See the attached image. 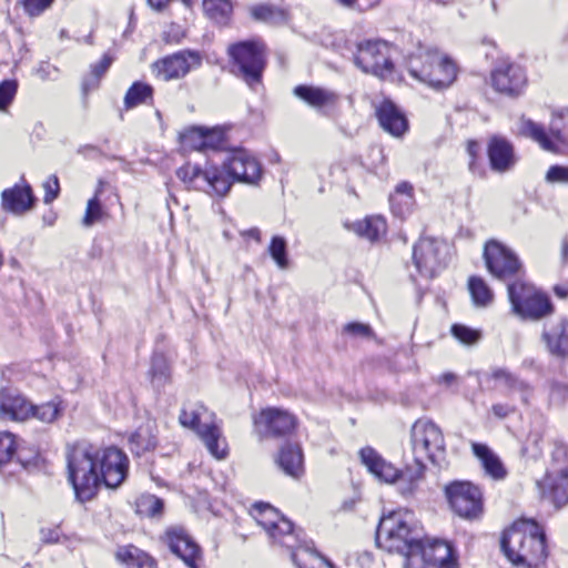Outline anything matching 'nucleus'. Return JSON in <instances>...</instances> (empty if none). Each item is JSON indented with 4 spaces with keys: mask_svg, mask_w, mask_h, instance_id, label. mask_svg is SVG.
Here are the masks:
<instances>
[{
    "mask_svg": "<svg viewBox=\"0 0 568 568\" xmlns=\"http://www.w3.org/2000/svg\"><path fill=\"white\" fill-rule=\"evenodd\" d=\"M410 444L414 465H407L404 471L386 462L372 447L361 449L362 463L377 479L387 484L397 481L398 491L404 497L413 496L424 479L425 464L428 459L440 465L445 459V439L440 428L428 419L416 420L410 429Z\"/></svg>",
    "mask_w": 568,
    "mask_h": 568,
    "instance_id": "f257e3e1",
    "label": "nucleus"
},
{
    "mask_svg": "<svg viewBox=\"0 0 568 568\" xmlns=\"http://www.w3.org/2000/svg\"><path fill=\"white\" fill-rule=\"evenodd\" d=\"M67 459L69 480L81 503L92 499L102 483L118 488L128 475V457L116 447L99 449L78 443L69 448Z\"/></svg>",
    "mask_w": 568,
    "mask_h": 568,
    "instance_id": "f03ea898",
    "label": "nucleus"
},
{
    "mask_svg": "<svg viewBox=\"0 0 568 568\" xmlns=\"http://www.w3.org/2000/svg\"><path fill=\"white\" fill-rule=\"evenodd\" d=\"M176 175L189 186L211 195L225 196L234 182L255 184L261 179L260 162L247 151L237 150L223 162L222 166L205 163H186L176 171Z\"/></svg>",
    "mask_w": 568,
    "mask_h": 568,
    "instance_id": "7ed1b4c3",
    "label": "nucleus"
},
{
    "mask_svg": "<svg viewBox=\"0 0 568 568\" xmlns=\"http://www.w3.org/2000/svg\"><path fill=\"white\" fill-rule=\"evenodd\" d=\"M253 516L273 544L292 550V560L297 568H334L329 561L315 552L308 542L301 540L293 524L272 506L256 504Z\"/></svg>",
    "mask_w": 568,
    "mask_h": 568,
    "instance_id": "20e7f679",
    "label": "nucleus"
},
{
    "mask_svg": "<svg viewBox=\"0 0 568 568\" xmlns=\"http://www.w3.org/2000/svg\"><path fill=\"white\" fill-rule=\"evenodd\" d=\"M507 559L517 567L537 568L546 556V536L532 519H519L508 528L500 541Z\"/></svg>",
    "mask_w": 568,
    "mask_h": 568,
    "instance_id": "39448f33",
    "label": "nucleus"
},
{
    "mask_svg": "<svg viewBox=\"0 0 568 568\" xmlns=\"http://www.w3.org/2000/svg\"><path fill=\"white\" fill-rule=\"evenodd\" d=\"M420 537L415 516L407 509L384 515L376 530V545L388 554L408 558Z\"/></svg>",
    "mask_w": 568,
    "mask_h": 568,
    "instance_id": "423d86ee",
    "label": "nucleus"
},
{
    "mask_svg": "<svg viewBox=\"0 0 568 568\" xmlns=\"http://www.w3.org/2000/svg\"><path fill=\"white\" fill-rule=\"evenodd\" d=\"M214 418V414L203 405L184 408L179 416L181 425L196 432L212 456L223 459L227 454V444Z\"/></svg>",
    "mask_w": 568,
    "mask_h": 568,
    "instance_id": "0eeeda50",
    "label": "nucleus"
},
{
    "mask_svg": "<svg viewBox=\"0 0 568 568\" xmlns=\"http://www.w3.org/2000/svg\"><path fill=\"white\" fill-rule=\"evenodd\" d=\"M420 59V67L417 59H412L408 67L409 74L416 80L434 89L447 88L455 81L456 64L437 49H427Z\"/></svg>",
    "mask_w": 568,
    "mask_h": 568,
    "instance_id": "6e6552de",
    "label": "nucleus"
},
{
    "mask_svg": "<svg viewBox=\"0 0 568 568\" xmlns=\"http://www.w3.org/2000/svg\"><path fill=\"white\" fill-rule=\"evenodd\" d=\"M550 133L530 119L521 118L518 122V133L536 141L544 150L559 153L568 146V108L552 113Z\"/></svg>",
    "mask_w": 568,
    "mask_h": 568,
    "instance_id": "1a4fd4ad",
    "label": "nucleus"
},
{
    "mask_svg": "<svg viewBox=\"0 0 568 568\" xmlns=\"http://www.w3.org/2000/svg\"><path fill=\"white\" fill-rule=\"evenodd\" d=\"M507 291L513 313L523 320L537 321L552 312L549 298L531 284L517 281Z\"/></svg>",
    "mask_w": 568,
    "mask_h": 568,
    "instance_id": "9d476101",
    "label": "nucleus"
},
{
    "mask_svg": "<svg viewBox=\"0 0 568 568\" xmlns=\"http://www.w3.org/2000/svg\"><path fill=\"white\" fill-rule=\"evenodd\" d=\"M354 63L365 73H371L383 80L393 79L395 65L392 59V48L386 41L367 40L357 44Z\"/></svg>",
    "mask_w": 568,
    "mask_h": 568,
    "instance_id": "9b49d317",
    "label": "nucleus"
},
{
    "mask_svg": "<svg viewBox=\"0 0 568 568\" xmlns=\"http://www.w3.org/2000/svg\"><path fill=\"white\" fill-rule=\"evenodd\" d=\"M229 53L233 60V71L251 88L261 82L265 57L264 48L260 42L243 41L232 44Z\"/></svg>",
    "mask_w": 568,
    "mask_h": 568,
    "instance_id": "f8f14e48",
    "label": "nucleus"
},
{
    "mask_svg": "<svg viewBox=\"0 0 568 568\" xmlns=\"http://www.w3.org/2000/svg\"><path fill=\"white\" fill-rule=\"evenodd\" d=\"M405 568H456V558L448 542L419 537L405 560Z\"/></svg>",
    "mask_w": 568,
    "mask_h": 568,
    "instance_id": "ddd939ff",
    "label": "nucleus"
},
{
    "mask_svg": "<svg viewBox=\"0 0 568 568\" xmlns=\"http://www.w3.org/2000/svg\"><path fill=\"white\" fill-rule=\"evenodd\" d=\"M413 262L420 276L433 278L446 266L447 245L430 237H423L414 245Z\"/></svg>",
    "mask_w": 568,
    "mask_h": 568,
    "instance_id": "4468645a",
    "label": "nucleus"
},
{
    "mask_svg": "<svg viewBox=\"0 0 568 568\" xmlns=\"http://www.w3.org/2000/svg\"><path fill=\"white\" fill-rule=\"evenodd\" d=\"M484 258L489 273L501 281L516 277L523 271L517 255L498 241L491 240L486 243Z\"/></svg>",
    "mask_w": 568,
    "mask_h": 568,
    "instance_id": "2eb2a0df",
    "label": "nucleus"
},
{
    "mask_svg": "<svg viewBox=\"0 0 568 568\" xmlns=\"http://www.w3.org/2000/svg\"><path fill=\"white\" fill-rule=\"evenodd\" d=\"M450 508L462 518L475 519L483 511L481 493L469 481H454L445 488Z\"/></svg>",
    "mask_w": 568,
    "mask_h": 568,
    "instance_id": "dca6fc26",
    "label": "nucleus"
},
{
    "mask_svg": "<svg viewBox=\"0 0 568 568\" xmlns=\"http://www.w3.org/2000/svg\"><path fill=\"white\" fill-rule=\"evenodd\" d=\"M165 544L187 568H201L203 554L201 547L193 540L183 527H171L165 531Z\"/></svg>",
    "mask_w": 568,
    "mask_h": 568,
    "instance_id": "f3484780",
    "label": "nucleus"
},
{
    "mask_svg": "<svg viewBox=\"0 0 568 568\" xmlns=\"http://www.w3.org/2000/svg\"><path fill=\"white\" fill-rule=\"evenodd\" d=\"M254 426L261 437L284 436L295 428L296 418L285 409L268 407L254 418Z\"/></svg>",
    "mask_w": 568,
    "mask_h": 568,
    "instance_id": "a211bd4d",
    "label": "nucleus"
},
{
    "mask_svg": "<svg viewBox=\"0 0 568 568\" xmlns=\"http://www.w3.org/2000/svg\"><path fill=\"white\" fill-rule=\"evenodd\" d=\"M524 69L515 63L500 62L491 73V83L496 91L507 95H518L526 85Z\"/></svg>",
    "mask_w": 568,
    "mask_h": 568,
    "instance_id": "6ab92c4d",
    "label": "nucleus"
},
{
    "mask_svg": "<svg viewBox=\"0 0 568 568\" xmlns=\"http://www.w3.org/2000/svg\"><path fill=\"white\" fill-rule=\"evenodd\" d=\"M36 415V406L21 393L12 389L0 392V419L24 422Z\"/></svg>",
    "mask_w": 568,
    "mask_h": 568,
    "instance_id": "aec40b11",
    "label": "nucleus"
},
{
    "mask_svg": "<svg viewBox=\"0 0 568 568\" xmlns=\"http://www.w3.org/2000/svg\"><path fill=\"white\" fill-rule=\"evenodd\" d=\"M488 158L494 171L504 173L516 163L513 144L503 136H493L488 143Z\"/></svg>",
    "mask_w": 568,
    "mask_h": 568,
    "instance_id": "412c9836",
    "label": "nucleus"
},
{
    "mask_svg": "<svg viewBox=\"0 0 568 568\" xmlns=\"http://www.w3.org/2000/svg\"><path fill=\"white\" fill-rule=\"evenodd\" d=\"M542 499L551 501L556 507L568 504V470L558 476L547 475L537 481Z\"/></svg>",
    "mask_w": 568,
    "mask_h": 568,
    "instance_id": "4be33fe9",
    "label": "nucleus"
},
{
    "mask_svg": "<svg viewBox=\"0 0 568 568\" xmlns=\"http://www.w3.org/2000/svg\"><path fill=\"white\" fill-rule=\"evenodd\" d=\"M197 61V55L192 52H179L154 63V71L163 80L184 77L190 70L189 59Z\"/></svg>",
    "mask_w": 568,
    "mask_h": 568,
    "instance_id": "5701e85b",
    "label": "nucleus"
},
{
    "mask_svg": "<svg viewBox=\"0 0 568 568\" xmlns=\"http://www.w3.org/2000/svg\"><path fill=\"white\" fill-rule=\"evenodd\" d=\"M381 126L394 136L403 135L408 123L403 112L389 100H384L376 109Z\"/></svg>",
    "mask_w": 568,
    "mask_h": 568,
    "instance_id": "b1692460",
    "label": "nucleus"
},
{
    "mask_svg": "<svg viewBox=\"0 0 568 568\" xmlns=\"http://www.w3.org/2000/svg\"><path fill=\"white\" fill-rule=\"evenodd\" d=\"M1 199L4 211L13 214H22L32 207V187L29 184L14 185L3 190Z\"/></svg>",
    "mask_w": 568,
    "mask_h": 568,
    "instance_id": "393cba45",
    "label": "nucleus"
},
{
    "mask_svg": "<svg viewBox=\"0 0 568 568\" xmlns=\"http://www.w3.org/2000/svg\"><path fill=\"white\" fill-rule=\"evenodd\" d=\"M542 339L551 354L568 355V321L562 320L545 327Z\"/></svg>",
    "mask_w": 568,
    "mask_h": 568,
    "instance_id": "a878e982",
    "label": "nucleus"
},
{
    "mask_svg": "<svg viewBox=\"0 0 568 568\" xmlns=\"http://www.w3.org/2000/svg\"><path fill=\"white\" fill-rule=\"evenodd\" d=\"M277 464L282 470L294 478L303 474V453L297 444H285L277 457Z\"/></svg>",
    "mask_w": 568,
    "mask_h": 568,
    "instance_id": "bb28decb",
    "label": "nucleus"
},
{
    "mask_svg": "<svg viewBox=\"0 0 568 568\" xmlns=\"http://www.w3.org/2000/svg\"><path fill=\"white\" fill-rule=\"evenodd\" d=\"M473 452L489 476L495 479H503L506 476L501 460L488 446L475 443L473 444Z\"/></svg>",
    "mask_w": 568,
    "mask_h": 568,
    "instance_id": "cd10ccee",
    "label": "nucleus"
},
{
    "mask_svg": "<svg viewBox=\"0 0 568 568\" xmlns=\"http://www.w3.org/2000/svg\"><path fill=\"white\" fill-rule=\"evenodd\" d=\"M390 207L396 216L405 217L414 207L413 186L407 182H402L396 186L395 192L389 197Z\"/></svg>",
    "mask_w": 568,
    "mask_h": 568,
    "instance_id": "c85d7f7f",
    "label": "nucleus"
},
{
    "mask_svg": "<svg viewBox=\"0 0 568 568\" xmlns=\"http://www.w3.org/2000/svg\"><path fill=\"white\" fill-rule=\"evenodd\" d=\"M294 93L313 108H322L336 101L335 93L322 88L297 85Z\"/></svg>",
    "mask_w": 568,
    "mask_h": 568,
    "instance_id": "c756f323",
    "label": "nucleus"
},
{
    "mask_svg": "<svg viewBox=\"0 0 568 568\" xmlns=\"http://www.w3.org/2000/svg\"><path fill=\"white\" fill-rule=\"evenodd\" d=\"M116 558L126 568H156V562L151 556L133 546L120 548L116 551Z\"/></svg>",
    "mask_w": 568,
    "mask_h": 568,
    "instance_id": "7c9ffc66",
    "label": "nucleus"
},
{
    "mask_svg": "<svg viewBox=\"0 0 568 568\" xmlns=\"http://www.w3.org/2000/svg\"><path fill=\"white\" fill-rule=\"evenodd\" d=\"M352 230L359 236L373 242L386 233V221L381 216H369L355 222Z\"/></svg>",
    "mask_w": 568,
    "mask_h": 568,
    "instance_id": "2f4dec72",
    "label": "nucleus"
},
{
    "mask_svg": "<svg viewBox=\"0 0 568 568\" xmlns=\"http://www.w3.org/2000/svg\"><path fill=\"white\" fill-rule=\"evenodd\" d=\"M205 14L219 24H226L231 18L233 6L230 0H203Z\"/></svg>",
    "mask_w": 568,
    "mask_h": 568,
    "instance_id": "473e14b6",
    "label": "nucleus"
},
{
    "mask_svg": "<svg viewBox=\"0 0 568 568\" xmlns=\"http://www.w3.org/2000/svg\"><path fill=\"white\" fill-rule=\"evenodd\" d=\"M250 13L254 20L267 23H280L287 19L286 11L268 3H260L250 8Z\"/></svg>",
    "mask_w": 568,
    "mask_h": 568,
    "instance_id": "72a5a7b5",
    "label": "nucleus"
},
{
    "mask_svg": "<svg viewBox=\"0 0 568 568\" xmlns=\"http://www.w3.org/2000/svg\"><path fill=\"white\" fill-rule=\"evenodd\" d=\"M113 62V57L105 53L102 59L91 67V71L87 74L82 82V89L84 93H88L91 90H94L99 87V82L104 73L108 71L110 65Z\"/></svg>",
    "mask_w": 568,
    "mask_h": 568,
    "instance_id": "f704fd0d",
    "label": "nucleus"
},
{
    "mask_svg": "<svg viewBox=\"0 0 568 568\" xmlns=\"http://www.w3.org/2000/svg\"><path fill=\"white\" fill-rule=\"evenodd\" d=\"M468 288L475 305L485 307L493 302V291L483 278L476 276L470 277Z\"/></svg>",
    "mask_w": 568,
    "mask_h": 568,
    "instance_id": "c9c22d12",
    "label": "nucleus"
},
{
    "mask_svg": "<svg viewBox=\"0 0 568 568\" xmlns=\"http://www.w3.org/2000/svg\"><path fill=\"white\" fill-rule=\"evenodd\" d=\"M153 89L151 85L142 82H134L124 97V105L126 109L135 108L142 103H146L152 99Z\"/></svg>",
    "mask_w": 568,
    "mask_h": 568,
    "instance_id": "e433bc0d",
    "label": "nucleus"
},
{
    "mask_svg": "<svg viewBox=\"0 0 568 568\" xmlns=\"http://www.w3.org/2000/svg\"><path fill=\"white\" fill-rule=\"evenodd\" d=\"M132 452L140 455L155 448L156 438L150 433L149 426L140 427L130 439Z\"/></svg>",
    "mask_w": 568,
    "mask_h": 568,
    "instance_id": "4c0bfd02",
    "label": "nucleus"
},
{
    "mask_svg": "<svg viewBox=\"0 0 568 568\" xmlns=\"http://www.w3.org/2000/svg\"><path fill=\"white\" fill-rule=\"evenodd\" d=\"M163 501L154 495H142L136 500V511L141 516L156 517L162 514Z\"/></svg>",
    "mask_w": 568,
    "mask_h": 568,
    "instance_id": "58836bf2",
    "label": "nucleus"
},
{
    "mask_svg": "<svg viewBox=\"0 0 568 568\" xmlns=\"http://www.w3.org/2000/svg\"><path fill=\"white\" fill-rule=\"evenodd\" d=\"M103 183L99 182V186L95 191V194L92 199L88 201L85 214L82 221V224L87 227L93 225L95 222L100 221L103 215V210L101 202L99 200L100 194L102 193Z\"/></svg>",
    "mask_w": 568,
    "mask_h": 568,
    "instance_id": "ea45409f",
    "label": "nucleus"
},
{
    "mask_svg": "<svg viewBox=\"0 0 568 568\" xmlns=\"http://www.w3.org/2000/svg\"><path fill=\"white\" fill-rule=\"evenodd\" d=\"M268 253L281 270H286L290 265L286 251V241L282 236H273L268 246Z\"/></svg>",
    "mask_w": 568,
    "mask_h": 568,
    "instance_id": "a19ab883",
    "label": "nucleus"
},
{
    "mask_svg": "<svg viewBox=\"0 0 568 568\" xmlns=\"http://www.w3.org/2000/svg\"><path fill=\"white\" fill-rule=\"evenodd\" d=\"M61 404V399L55 396L49 402L38 405V420L53 423L62 412Z\"/></svg>",
    "mask_w": 568,
    "mask_h": 568,
    "instance_id": "79ce46f5",
    "label": "nucleus"
},
{
    "mask_svg": "<svg viewBox=\"0 0 568 568\" xmlns=\"http://www.w3.org/2000/svg\"><path fill=\"white\" fill-rule=\"evenodd\" d=\"M152 383L160 387L163 386L170 377V369L165 358L162 355H155L151 365Z\"/></svg>",
    "mask_w": 568,
    "mask_h": 568,
    "instance_id": "37998d69",
    "label": "nucleus"
},
{
    "mask_svg": "<svg viewBox=\"0 0 568 568\" xmlns=\"http://www.w3.org/2000/svg\"><path fill=\"white\" fill-rule=\"evenodd\" d=\"M452 334L456 339L465 345H474L481 337L480 331L462 324H454L452 326Z\"/></svg>",
    "mask_w": 568,
    "mask_h": 568,
    "instance_id": "c03bdc74",
    "label": "nucleus"
},
{
    "mask_svg": "<svg viewBox=\"0 0 568 568\" xmlns=\"http://www.w3.org/2000/svg\"><path fill=\"white\" fill-rule=\"evenodd\" d=\"M16 453V440L13 434L0 432V465L11 460Z\"/></svg>",
    "mask_w": 568,
    "mask_h": 568,
    "instance_id": "a18cd8bd",
    "label": "nucleus"
},
{
    "mask_svg": "<svg viewBox=\"0 0 568 568\" xmlns=\"http://www.w3.org/2000/svg\"><path fill=\"white\" fill-rule=\"evenodd\" d=\"M204 148L203 151L221 149L224 144V132L219 128H204Z\"/></svg>",
    "mask_w": 568,
    "mask_h": 568,
    "instance_id": "49530a36",
    "label": "nucleus"
},
{
    "mask_svg": "<svg viewBox=\"0 0 568 568\" xmlns=\"http://www.w3.org/2000/svg\"><path fill=\"white\" fill-rule=\"evenodd\" d=\"M17 87L16 80H3L0 82V111H4L12 102Z\"/></svg>",
    "mask_w": 568,
    "mask_h": 568,
    "instance_id": "de8ad7c7",
    "label": "nucleus"
},
{
    "mask_svg": "<svg viewBox=\"0 0 568 568\" xmlns=\"http://www.w3.org/2000/svg\"><path fill=\"white\" fill-rule=\"evenodd\" d=\"M184 142L195 150L203 151L204 128H192L183 135Z\"/></svg>",
    "mask_w": 568,
    "mask_h": 568,
    "instance_id": "09e8293b",
    "label": "nucleus"
},
{
    "mask_svg": "<svg viewBox=\"0 0 568 568\" xmlns=\"http://www.w3.org/2000/svg\"><path fill=\"white\" fill-rule=\"evenodd\" d=\"M42 187L44 190L43 202L45 204L51 203L52 201H54L58 197L59 192H60V184H59V180L55 175L49 176L42 183Z\"/></svg>",
    "mask_w": 568,
    "mask_h": 568,
    "instance_id": "8fccbe9b",
    "label": "nucleus"
},
{
    "mask_svg": "<svg viewBox=\"0 0 568 568\" xmlns=\"http://www.w3.org/2000/svg\"><path fill=\"white\" fill-rule=\"evenodd\" d=\"M343 332L354 337L363 338H371L374 335L369 325L357 322L346 324Z\"/></svg>",
    "mask_w": 568,
    "mask_h": 568,
    "instance_id": "3c124183",
    "label": "nucleus"
},
{
    "mask_svg": "<svg viewBox=\"0 0 568 568\" xmlns=\"http://www.w3.org/2000/svg\"><path fill=\"white\" fill-rule=\"evenodd\" d=\"M546 180L550 183H568V166H550L547 171Z\"/></svg>",
    "mask_w": 568,
    "mask_h": 568,
    "instance_id": "603ef678",
    "label": "nucleus"
},
{
    "mask_svg": "<svg viewBox=\"0 0 568 568\" xmlns=\"http://www.w3.org/2000/svg\"><path fill=\"white\" fill-rule=\"evenodd\" d=\"M491 376L497 383L507 387L508 389L513 387V384L516 382V376L505 368H497L493 371Z\"/></svg>",
    "mask_w": 568,
    "mask_h": 568,
    "instance_id": "864d4df0",
    "label": "nucleus"
},
{
    "mask_svg": "<svg viewBox=\"0 0 568 568\" xmlns=\"http://www.w3.org/2000/svg\"><path fill=\"white\" fill-rule=\"evenodd\" d=\"M509 389L514 390V392H519L524 404L529 403V397H530L532 390H531V387L526 382L519 379L516 376V382L513 384V387H510Z\"/></svg>",
    "mask_w": 568,
    "mask_h": 568,
    "instance_id": "5fc2aeb1",
    "label": "nucleus"
},
{
    "mask_svg": "<svg viewBox=\"0 0 568 568\" xmlns=\"http://www.w3.org/2000/svg\"><path fill=\"white\" fill-rule=\"evenodd\" d=\"M467 154L469 156L468 168L471 172L476 170V159L480 152V145L476 141H468L466 148Z\"/></svg>",
    "mask_w": 568,
    "mask_h": 568,
    "instance_id": "6e6d98bb",
    "label": "nucleus"
},
{
    "mask_svg": "<svg viewBox=\"0 0 568 568\" xmlns=\"http://www.w3.org/2000/svg\"><path fill=\"white\" fill-rule=\"evenodd\" d=\"M41 541L43 544L59 542L61 538V531L58 527L54 528H42L40 530Z\"/></svg>",
    "mask_w": 568,
    "mask_h": 568,
    "instance_id": "4d7b16f0",
    "label": "nucleus"
},
{
    "mask_svg": "<svg viewBox=\"0 0 568 568\" xmlns=\"http://www.w3.org/2000/svg\"><path fill=\"white\" fill-rule=\"evenodd\" d=\"M491 410L498 418H505L514 412V408L507 404H495Z\"/></svg>",
    "mask_w": 568,
    "mask_h": 568,
    "instance_id": "13d9d810",
    "label": "nucleus"
},
{
    "mask_svg": "<svg viewBox=\"0 0 568 568\" xmlns=\"http://www.w3.org/2000/svg\"><path fill=\"white\" fill-rule=\"evenodd\" d=\"M19 4L30 18L36 16V0H20Z\"/></svg>",
    "mask_w": 568,
    "mask_h": 568,
    "instance_id": "bf43d9fd",
    "label": "nucleus"
},
{
    "mask_svg": "<svg viewBox=\"0 0 568 568\" xmlns=\"http://www.w3.org/2000/svg\"><path fill=\"white\" fill-rule=\"evenodd\" d=\"M146 1L152 9H154L156 11H163L172 0H146Z\"/></svg>",
    "mask_w": 568,
    "mask_h": 568,
    "instance_id": "052dcab7",
    "label": "nucleus"
},
{
    "mask_svg": "<svg viewBox=\"0 0 568 568\" xmlns=\"http://www.w3.org/2000/svg\"><path fill=\"white\" fill-rule=\"evenodd\" d=\"M554 292L560 298H567L568 297V286H566V285H556L554 287Z\"/></svg>",
    "mask_w": 568,
    "mask_h": 568,
    "instance_id": "680f3d73",
    "label": "nucleus"
},
{
    "mask_svg": "<svg viewBox=\"0 0 568 568\" xmlns=\"http://www.w3.org/2000/svg\"><path fill=\"white\" fill-rule=\"evenodd\" d=\"M561 261L568 264V239H564L561 243Z\"/></svg>",
    "mask_w": 568,
    "mask_h": 568,
    "instance_id": "e2e57ef3",
    "label": "nucleus"
},
{
    "mask_svg": "<svg viewBox=\"0 0 568 568\" xmlns=\"http://www.w3.org/2000/svg\"><path fill=\"white\" fill-rule=\"evenodd\" d=\"M243 235H245V236H250V237L254 239L256 242H260V241H261V232H260V230H258V229H256V227H253V229H251V230H248V231H245V232L243 233Z\"/></svg>",
    "mask_w": 568,
    "mask_h": 568,
    "instance_id": "0e129e2a",
    "label": "nucleus"
},
{
    "mask_svg": "<svg viewBox=\"0 0 568 568\" xmlns=\"http://www.w3.org/2000/svg\"><path fill=\"white\" fill-rule=\"evenodd\" d=\"M54 0H38V13L48 9Z\"/></svg>",
    "mask_w": 568,
    "mask_h": 568,
    "instance_id": "69168bd1",
    "label": "nucleus"
},
{
    "mask_svg": "<svg viewBox=\"0 0 568 568\" xmlns=\"http://www.w3.org/2000/svg\"><path fill=\"white\" fill-rule=\"evenodd\" d=\"M442 378H443V381H444L445 383L449 384L452 381H454V379H455V376H454L453 374H445V375H443V377H442Z\"/></svg>",
    "mask_w": 568,
    "mask_h": 568,
    "instance_id": "338daca9",
    "label": "nucleus"
},
{
    "mask_svg": "<svg viewBox=\"0 0 568 568\" xmlns=\"http://www.w3.org/2000/svg\"><path fill=\"white\" fill-rule=\"evenodd\" d=\"M345 7H352L356 0H338Z\"/></svg>",
    "mask_w": 568,
    "mask_h": 568,
    "instance_id": "774afa93",
    "label": "nucleus"
}]
</instances>
